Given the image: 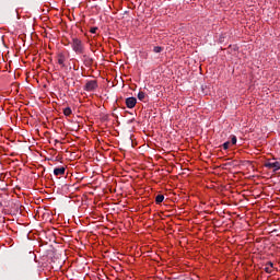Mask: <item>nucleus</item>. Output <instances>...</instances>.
Listing matches in <instances>:
<instances>
[{
    "mask_svg": "<svg viewBox=\"0 0 280 280\" xmlns=\"http://www.w3.org/2000/svg\"><path fill=\"white\" fill-rule=\"evenodd\" d=\"M71 47L75 54H84V45H82V40L77 37L72 38Z\"/></svg>",
    "mask_w": 280,
    "mask_h": 280,
    "instance_id": "1",
    "label": "nucleus"
},
{
    "mask_svg": "<svg viewBox=\"0 0 280 280\" xmlns=\"http://www.w3.org/2000/svg\"><path fill=\"white\" fill-rule=\"evenodd\" d=\"M265 167H267V170H272L273 172H279V170H280V162L277 161L276 159L268 160L265 163Z\"/></svg>",
    "mask_w": 280,
    "mask_h": 280,
    "instance_id": "2",
    "label": "nucleus"
},
{
    "mask_svg": "<svg viewBox=\"0 0 280 280\" xmlns=\"http://www.w3.org/2000/svg\"><path fill=\"white\" fill-rule=\"evenodd\" d=\"M237 144V137L231 136V141H226L222 144L223 150H229L231 145H236Z\"/></svg>",
    "mask_w": 280,
    "mask_h": 280,
    "instance_id": "3",
    "label": "nucleus"
},
{
    "mask_svg": "<svg viewBox=\"0 0 280 280\" xmlns=\"http://www.w3.org/2000/svg\"><path fill=\"white\" fill-rule=\"evenodd\" d=\"M96 89H97V81L95 80L89 81L84 86V91H88V92L95 91Z\"/></svg>",
    "mask_w": 280,
    "mask_h": 280,
    "instance_id": "4",
    "label": "nucleus"
},
{
    "mask_svg": "<svg viewBox=\"0 0 280 280\" xmlns=\"http://www.w3.org/2000/svg\"><path fill=\"white\" fill-rule=\"evenodd\" d=\"M126 106L127 108H135L137 106V98L136 97L126 98Z\"/></svg>",
    "mask_w": 280,
    "mask_h": 280,
    "instance_id": "5",
    "label": "nucleus"
},
{
    "mask_svg": "<svg viewBox=\"0 0 280 280\" xmlns=\"http://www.w3.org/2000/svg\"><path fill=\"white\" fill-rule=\"evenodd\" d=\"M265 272H267V275H272V272H275V265L271 261L265 265Z\"/></svg>",
    "mask_w": 280,
    "mask_h": 280,
    "instance_id": "6",
    "label": "nucleus"
},
{
    "mask_svg": "<svg viewBox=\"0 0 280 280\" xmlns=\"http://www.w3.org/2000/svg\"><path fill=\"white\" fill-rule=\"evenodd\" d=\"M65 172H67V168H65L63 166L54 170V174L56 176H65Z\"/></svg>",
    "mask_w": 280,
    "mask_h": 280,
    "instance_id": "7",
    "label": "nucleus"
},
{
    "mask_svg": "<svg viewBox=\"0 0 280 280\" xmlns=\"http://www.w3.org/2000/svg\"><path fill=\"white\" fill-rule=\"evenodd\" d=\"M57 60H58V65H60V67H65V61L67 60V58L65 57V55L62 52H60L57 56Z\"/></svg>",
    "mask_w": 280,
    "mask_h": 280,
    "instance_id": "8",
    "label": "nucleus"
},
{
    "mask_svg": "<svg viewBox=\"0 0 280 280\" xmlns=\"http://www.w3.org/2000/svg\"><path fill=\"white\" fill-rule=\"evenodd\" d=\"M163 200H165V196H163V195H158L155 197L156 205H161V202H163Z\"/></svg>",
    "mask_w": 280,
    "mask_h": 280,
    "instance_id": "9",
    "label": "nucleus"
},
{
    "mask_svg": "<svg viewBox=\"0 0 280 280\" xmlns=\"http://www.w3.org/2000/svg\"><path fill=\"white\" fill-rule=\"evenodd\" d=\"M71 113H72V110L70 109V107H66V108L63 109V115H65L66 117H70Z\"/></svg>",
    "mask_w": 280,
    "mask_h": 280,
    "instance_id": "10",
    "label": "nucleus"
},
{
    "mask_svg": "<svg viewBox=\"0 0 280 280\" xmlns=\"http://www.w3.org/2000/svg\"><path fill=\"white\" fill-rule=\"evenodd\" d=\"M138 100H140V102H143V100H145V92H139Z\"/></svg>",
    "mask_w": 280,
    "mask_h": 280,
    "instance_id": "11",
    "label": "nucleus"
},
{
    "mask_svg": "<svg viewBox=\"0 0 280 280\" xmlns=\"http://www.w3.org/2000/svg\"><path fill=\"white\" fill-rule=\"evenodd\" d=\"M153 51H154V54H161V51H163V47H161V46H155V47L153 48Z\"/></svg>",
    "mask_w": 280,
    "mask_h": 280,
    "instance_id": "12",
    "label": "nucleus"
},
{
    "mask_svg": "<svg viewBox=\"0 0 280 280\" xmlns=\"http://www.w3.org/2000/svg\"><path fill=\"white\" fill-rule=\"evenodd\" d=\"M90 32H91V34H96V33H97V27H92V28L90 30Z\"/></svg>",
    "mask_w": 280,
    "mask_h": 280,
    "instance_id": "13",
    "label": "nucleus"
}]
</instances>
